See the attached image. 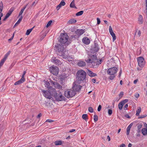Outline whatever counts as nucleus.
Here are the masks:
<instances>
[{
	"instance_id": "4d7b16f0",
	"label": "nucleus",
	"mask_w": 147,
	"mask_h": 147,
	"mask_svg": "<svg viewBox=\"0 0 147 147\" xmlns=\"http://www.w3.org/2000/svg\"><path fill=\"white\" fill-rule=\"evenodd\" d=\"M61 6L59 4L58 5H57V7H56V9H57V10H58L61 7Z\"/></svg>"
},
{
	"instance_id": "864d4df0",
	"label": "nucleus",
	"mask_w": 147,
	"mask_h": 147,
	"mask_svg": "<svg viewBox=\"0 0 147 147\" xmlns=\"http://www.w3.org/2000/svg\"><path fill=\"white\" fill-rule=\"evenodd\" d=\"M128 105L127 104H126L125 105L124 107V110H126L127 109Z\"/></svg>"
},
{
	"instance_id": "7ed1b4c3",
	"label": "nucleus",
	"mask_w": 147,
	"mask_h": 147,
	"mask_svg": "<svg viewBox=\"0 0 147 147\" xmlns=\"http://www.w3.org/2000/svg\"><path fill=\"white\" fill-rule=\"evenodd\" d=\"M76 92L73 90L68 89L65 91L64 92L65 96L67 98L72 97L74 96Z\"/></svg>"
},
{
	"instance_id": "423d86ee",
	"label": "nucleus",
	"mask_w": 147,
	"mask_h": 147,
	"mask_svg": "<svg viewBox=\"0 0 147 147\" xmlns=\"http://www.w3.org/2000/svg\"><path fill=\"white\" fill-rule=\"evenodd\" d=\"M117 70V68L114 67L109 68L107 71V73L108 74L111 75H113L116 73Z\"/></svg>"
},
{
	"instance_id": "e2e57ef3",
	"label": "nucleus",
	"mask_w": 147,
	"mask_h": 147,
	"mask_svg": "<svg viewBox=\"0 0 147 147\" xmlns=\"http://www.w3.org/2000/svg\"><path fill=\"white\" fill-rule=\"evenodd\" d=\"M8 55H7L6 54H5L4 57V58L3 59H4L5 60H6V59L7 58V57H8Z\"/></svg>"
},
{
	"instance_id": "6e6d98bb",
	"label": "nucleus",
	"mask_w": 147,
	"mask_h": 147,
	"mask_svg": "<svg viewBox=\"0 0 147 147\" xmlns=\"http://www.w3.org/2000/svg\"><path fill=\"white\" fill-rule=\"evenodd\" d=\"M53 121H54L52 120L47 119L46 121V122H49V123H51V122H53Z\"/></svg>"
},
{
	"instance_id": "6ab92c4d",
	"label": "nucleus",
	"mask_w": 147,
	"mask_h": 147,
	"mask_svg": "<svg viewBox=\"0 0 147 147\" xmlns=\"http://www.w3.org/2000/svg\"><path fill=\"white\" fill-rule=\"evenodd\" d=\"M87 73L88 75L91 77L96 76H97L96 74L93 73L92 71L89 69H88Z\"/></svg>"
},
{
	"instance_id": "0e129e2a",
	"label": "nucleus",
	"mask_w": 147,
	"mask_h": 147,
	"mask_svg": "<svg viewBox=\"0 0 147 147\" xmlns=\"http://www.w3.org/2000/svg\"><path fill=\"white\" fill-rule=\"evenodd\" d=\"M42 116V114L41 113L39 114L37 116V118H39Z\"/></svg>"
},
{
	"instance_id": "20e7f679",
	"label": "nucleus",
	"mask_w": 147,
	"mask_h": 147,
	"mask_svg": "<svg viewBox=\"0 0 147 147\" xmlns=\"http://www.w3.org/2000/svg\"><path fill=\"white\" fill-rule=\"evenodd\" d=\"M54 92L56 93L54 95V97L57 100L61 101L65 100V98L62 95L61 92L57 93L56 92V90Z\"/></svg>"
},
{
	"instance_id": "3c124183",
	"label": "nucleus",
	"mask_w": 147,
	"mask_h": 147,
	"mask_svg": "<svg viewBox=\"0 0 147 147\" xmlns=\"http://www.w3.org/2000/svg\"><path fill=\"white\" fill-rule=\"evenodd\" d=\"M26 71H24V72H23V74L22 75V77L21 78L22 79H23V80H25V79L24 78V76L25 75V74H26Z\"/></svg>"
},
{
	"instance_id": "f3484780",
	"label": "nucleus",
	"mask_w": 147,
	"mask_h": 147,
	"mask_svg": "<svg viewBox=\"0 0 147 147\" xmlns=\"http://www.w3.org/2000/svg\"><path fill=\"white\" fill-rule=\"evenodd\" d=\"M84 30L82 29H78L75 31V33L78 36H80L84 32Z\"/></svg>"
},
{
	"instance_id": "1a4fd4ad",
	"label": "nucleus",
	"mask_w": 147,
	"mask_h": 147,
	"mask_svg": "<svg viewBox=\"0 0 147 147\" xmlns=\"http://www.w3.org/2000/svg\"><path fill=\"white\" fill-rule=\"evenodd\" d=\"M50 70L51 73L54 75H57L59 72V68L56 66H53L51 67H50Z\"/></svg>"
},
{
	"instance_id": "f8f14e48",
	"label": "nucleus",
	"mask_w": 147,
	"mask_h": 147,
	"mask_svg": "<svg viewBox=\"0 0 147 147\" xmlns=\"http://www.w3.org/2000/svg\"><path fill=\"white\" fill-rule=\"evenodd\" d=\"M92 59H89L87 61H86L88 63H93L94 61H96L97 60V57L96 55H93L91 56Z\"/></svg>"
},
{
	"instance_id": "2eb2a0df",
	"label": "nucleus",
	"mask_w": 147,
	"mask_h": 147,
	"mask_svg": "<svg viewBox=\"0 0 147 147\" xmlns=\"http://www.w3.org/2000/svg\"><path fill=\"white\" fill-rule=\"evenodd\" d=\"M99 49L98 44L95 43L94 47L92 49V52L94 53L97 52Z\"/></svg>"
},
{
	"instance_id": "603ef678",
	"label": "nucleus",
	"mask_w": 147,
	"mask_h": 147,
	"mask_svg": "<svg viewBox=\"0 0 147 147\" xmlns=\"http://www.w3.org/2000/svg\"><path fill=\"white\" fill-rule=\"evenodd\" d=\"M24 11V10L23 9H22L19 13V16H21L22 14Z\"/></svg>"
},
{
	"instance_id": "e433bc0d",
	"label": "nucleus",
	"mask_w": 147,
	"mask_h": 147,
	"mask_svg": "<svg viewBox=\"0 0 147 147\" xmlns=\"http://www.w3.org/2000/svg\"><path fill=\"white\" fill-rule=\"evenodd\" d=\"M3 3L2 2L0 3V12H2L3 9Z\"/></svg>"
},
{
	"instance_id": "39448f33",
	"label": "nucleus",
	"mask_w": 147,
	"mask_h": 147,
	"mask_svg": "<svg viewBox=\"0 0 147 147\" xmlns=\"http://www.w3.org/2000/svg\"><path fill=\"white\" fill-rule=\"evenodd\" d=\"M137 61L139 66L141 67H143L145 63V60L143 57H140L137 58Z\"/></svg>"
},
{
	"instance_id": "a19ab883",
	"label": "nucleus",
	"mask_w": 147,
	"mask_h": 147,
	"mask_svg": "<svg viewBox=\"0 0 147 147\" xmlns=\"http://www.w3.org/2000/svg\"><path fill=\"white\" fill-rule=\"evenodd\" d=\"M138 126H137V128L139 130V132L140 131V129L142 127V125L141 124H138Z\"/></svg>"
},
{
	"instance_id": "37998d69",
	"label": "nucleus",
	"mask_w": 147,
	"mask_h": 147,
	"mask_svg": "<svg viewBox=\"0 0 147 147\" xmlns=\"http://www.w3.org/2000/svg\"><path fill=\"white\" fill-rule=\"evenodd\" d=\"M109 32L110 34L114 33L111 26H109Z\"/></svg>"
},
{
	"instance_id": "aec40b11",
	"label": "nucleus",
	"mask_w": 147,
	"mask_h": 147,
	"mask_svg": "<svg viewBox=\"0 0 147 147\" xmlns=\"http://www.w3.org/2000/svg\"><path fill=\"white\" fill-rule=\"evenodd\" d=\"M67 77V74L65 73H63V74H62L59 76V78L62 81L63 80H65V79Z\"/></svg>"
},
{
	"instance_id": "b1692460",
	"label": "nucleus",
	"mask_w": 147,
	"mask_h": 147,
	"mask_svg": "<svg viewBox=\"0 0 147 147\" xmlns=\"http://www.w3.org/2000/svg\"><path fill=\"white\" fill-rule=\"evenodd\" d=\"M77 22L76 20L74 18L71 19L68 21V23L69 24H74Z\"/></svg>"
},
{
	"instance_id": "bb28decb",
	"label": "nucleus",
	"mask_w": 147,
	"mask_h": 147,
	"mask_svg": "<svg viewBox=\"0 0 147 147\" xmlns=\"http://www.w3.org/2000/svg\"><path fill=\"white\" fill-rule=\"evenodd\" d=\"M70 6L71 8H76V7L75 5V0H73L70 5Z\"/></svg>"
},
{
	"instance_id": "c85d7f7f",
	"label": "nucleus",
	"mask_w": 147,
	"mask_h": 147,
	"mask_svg": "<svg viewBox=\"0 0 147 147\" xmlns=\"http://www.w3.org/2000/svg\"><path fill=\"white\" fill-rule=\"evenodd\" d=\"M142 132L143 135H146L147 133V129L146 128H143L142 130Z\"/></svg>"
},
{
	"instance_id": "09e8293b",
	"label": "nucleus",
	"mask_w": 147,
	"mask_h": 147,
	"mask_svg": "<svg viewBox=\"0 0 147 147\" xmlns=\"http://www.w3.org/2000/svg\"><path fill=\"white\" fill-rule=\"evenodd\" d=\"M108 113L109 115H111L112 113V110L110 109H109L108 110Z\"/></svg>"
},
{
	"instance_id": "cd10ccee",
	"label": "nucleus",
	"mask_w": 147,
	"mask_h": 147,
	"mask_svg": "<svg viewBox=\"0 0 147 147\" xmlns=\"http://www.w3.org/2000/svg\"><path fill=\"white\" fill-rule=\"evenodd\" d=\"M138 21L139 22V23L140 24H142L143 23V18L141 15H140L139 16Z\"/></svg>"
},
{
	"instance_id": "680f3d73",
	"label": "nucleus",
	"mask_w": 147,
	"mask_h": 147,
	"mask_svg": "<svg viewBox=\"0 0 147 147\" xmlns=\"http://www.w3.org/2000/svg\"><path fill=\"white\" fill-rule=\"evenodd\" d=\"M123 92H120V94H119V96L120 97H122L123 96Z\"/></svg>"
},
{
	"instance_id": "2f4dec72",
	"label": "nucleus",
	"mask_w": 147,
	"mask_h": 147,
	"mask_svg": "<svg viewBox=\"0 0 147 147\" xmlns=\"http://www.w3.org/2000/svg\"><path fill=\"white\" fill-rule=\"evenodd\" d=\"M123 105L124 104L121 102H120L118 105L119 109L121 110L122 109Z\"/></svg>"
},
{
	"instance_id": "ddd939ff",
	"label": "nucleus",
	"mask_w": 147,
	"mask_h": 147,
	"mask_svg": "<svg viewBox=\"0 0 147 147\" xmlns=\"http://www.w3.org/2000/svg\"><path fill=\"white\" fill-rule=\"evenodd\" d=\"M51 82L52 84H53L54 85V87L56 88L61 89H62V86L57 82L52 81H51Z\"/></svg>"
},
{
	"instance_id": "c03bdc74",
	"label": "nucleus",
	"mask_w": 147,
	"mask_h": 147,
	"mask_svg": "<svg viewBox=\"0 0 147 147\" xmlns=\"http://www.w3.org/2000/svg\"><path fill=\"white\" fill-rule=\"evenodd\" d=\"M13 8H11L8 11V13H9L10 15L11 14L13 11Z\"/></svg>"
},
{
	"instance_id": "0eeeda50",
	"label": "nucleus",
	"mask_w": 147,
	"mask_h": 147,
	"mask_svg": "<svg viewBox=\"0 0 147 147\" xmlns=\"http://www.w3.org/2000/svg\"><path fill=\"white\" fill-rule=\"evenodd\" d=\"M65 44L63 45V44L61 43L59 44H57V45H55V47L57 49V51L59 52L58 53H60L62 52H63L65 50L64 47L65 46Z\"/></svg>"
},
{
	"instance_id": "58836bf2",
	"label": "nucleus",
	"mask_w": 147,
	"mask_h": 147,
	"mask_svg": "<svg viewBox=\"0 0 147 147\" xmlns=\"http://www.w3.org/2000/svg\"><path fill=\"white\" fill-rule=\"evenodd\" d=\"M59 4L61 6H64L65 5V3L63 0H62L60 2Z\"/></svg>"
},
{
	"instance_id": "13d9d810",
	"label": "nucleus",
	"mask_w": 147,
	"mask_h": 147,
	"mask_svg": "<svg viewBox=\"0 0 147 147\" xmlns=\"http://www.w3.org/2000/svg\"><path fill=\"white\" fill-rule=\"evenodd\" d=\"M115 76H110L109 78L110 80H112L114 79V78H115Z\"/></svg>"
},
{
	"instance_id": "de8ad7c7",
	"label": "nucleus",
	"mask_w": 147,
	"mask_h": 147,
	"mask_svg": "<svg viewBox=\"0 0 147 147\" xmlns=\"http://www.w3.org/2000/svg\"><path fill=\"white\" fill-rule=\"evenodd\" d=\"M88 111L92 113L93 111V109L92 107H90L88 108Z\"/></svg>"
},
{
	"instance_id": "c756f323",
	"label": "nucleus",
	"mask_w": 147,
	"mask_h": 147,
	"mask_svg": "<svg viewBox=\"0 0 147 147\" xmlns=\"http://www.w3.org/2000/svg\"><path fill=\"white\" fill-rule=\"evenodd\" d=\"M141 108L140 107H139L138 108V109L136 110V115L137 116H139L140 115V113L141 111Z\"/></svg>"
},
{
	"instance_id": "bf43d9fd",
	"label": "nucleus",
	"mask_w": 147,
	"mask_h": 147,
	"mask_svg": "<svg viewBox=\"0 0 147 147\" xmlns=\"http://www.w3.org/2000/svg\"><path fill=\"white\" fill-rule=\"evenodd\" d=\"M97 24H99L100 22V19L98 18H97Z\"/></svg>"
},
{
	"instance_id": "f03ea898",
	"label": "nucleus",
	"mask_w": 147,
	"mask_h": 147,
	"mask_svg": "<svg viewBox=\"0 0 147 147\" xmlns=\"http://www.w3.org/2000/svg\"><path fill=\"white\" fill-rule=\"evenodd\" d=\"M69 36L67 34L65 33H63L61 34L60 38L59 40V41L61 43L63 44H69L68 43V40Z\"/></svg>"
},
{
	"instance_id": "49530a36",
	"label": "nucleus",
	"mask_w": 147,
	"mask_h": 147,
	"mask_svg": "<svg viewBox=\"0 0 147 147\" xmlns=\"http://www.w3.org/2000/svg\"><path fill=\"white\" fill-rule=\"evenodd\" d=\"M46 33H44L43 34V35H42L41 36L40 38V39L41 40H42V39H43L46 36Z\"/></svg>"
},
{
	"instance_id": "f257e3e1",
	"label": "nucleus",
	"mask_w": 147,
	"mask_h": 147,
	"mask_svg": "<svg viewBox=\"0 0 147 147\" xmlns=\"http://www.w3.org/2000/svg\"><path fill=\"white\" fill-rule=\"evenodd\" d=\"M86 73L84 71L80 69L77 73V80L79 83H81L86 78Z\"/></svg>"
},
{
	"instance_id": "8fccbe9b",
	"label": "nucleus",
	"mask_w": 147,
	"mask_h": 147,
	"mask_svg": "<svg viewBox=\"0 0 147 147\" xmlns=\"http://www.w3.org/2000/svg\"><path fill=\"white\" fill-rule=\"evenodd\" d=\"M128 100V99H126L123 100L122 101H121V102L124 105L127 102Z\"/></svg>"
},
{
	"instance_id": "69168bd1",
	"label": "nucleus",
	"mask_w": 147,
	"mask_h": 147,
	"mask_svg": "<svg viewBox=\"0 0 147 147\" xmlns=\"http://www.w3.org/2000/svg\"><path fill=\"white\" fill-rule=\"evenodd\" d=\"M125 145L124 144H121L119 147H125Z\"/></svg>"
},
{
	"instance_id": "dca6fc26",
	"label": "nucleus",
	"mask_w": 147,
	"mask_h": 147,
	"mask_svg": "<svg viewBox=\"0 0 147 147\" xmlns=\"http://www.w3.org/2000/svg\"><path fill=\"white\" fill-rule=\"evenodd\" d=\"M45 86L47 88H48L49 90H50V89H52L53 91L54 92H55V88H54L52 87L51 86H49L50 84L49 83V82L47 81H46L45 83Z\"/></svg>"
},
{
	"instance_id": "9b49d317",
	"label": "nucleus",
	"mask_w": 147,
	"mask_h": 147,
	"mask_svg": "<svg viewBox=\"0 0 147 147\" xmlns=\"http://www.w3.org/2000/svg\"><path fill=\"white\" fill-rule=\"evenodd\" d=\"M51 60L52 62L54 63L55 64L57 65H59L61 64V62L56 57H52Z\"/></svg>"
},
{
	"instance_id": "a18cd8bd",
	"label": "nucleus",
	"mask_w": 147,
	"mask_h": 147,
	"mask_svg": "<svg viewBox=\"0 0 147 147\" xmlns=\"http://www.w3.org/2000/svg\"><path fill=\"white\" fill-rule=\"evenodd\" d=\"M147 116V115L145 114L143 115H141L140 117H138V119L143 118L146 117Z\"/></svg>"
},
{
	"instance_id": "f704fd0d",
	"label": "nucleus",
	"mask_w": 147,
	"mask_h": 147,
	"mask_svg": "<svg viewBox=\"0 0 147 147\" xmlns=\"http://www.w3.org/2000/svg\"><path fill=\"white\" fill-rule=\"evenodd\" d=\"M88 117V115L87 114H84L82 116V118L85 120L86 121H87L88 119V118H87Z\"/></svg>"
},
{
	"instance_id": "6e6552de",
	"label": "nucleus",
	"mask_w": 147,
	"mask_h": 147,
	"mask_svg": "<svg viewBox=\"0 0 147 147\" xmlns=\"http://www.w3.org/2000/svg\"><path fill=\"white\" fill-rule=\"evenodd\" d=\"M49 91L42 90V92L44 96L47 98L51 99L52 98L51 94L50 93L51 92V90H49Z\"/></svg>"
},
{
	"instance_id": "4c0bfd02",
	"label": "nucleus",
	"mask_w": 147,
	"mask_h": 147,
	"mask_svg": "<svg viewBox=\"0 0 147 147\" xmlns=\"http://www.w3.org/2000/svg\"><path fill=\"white\" fill-rule=\"evenodd\" d=\"M94 119L95 122H96V121H98V117L96 115H94Z\"/></svg>"
},
{
	"instance_id": "338daca9",
	"label": "nucleus",
	"mask_w": 147,
	"mask_h": 147,
	"mask_svg": "<svg viewBox=\"0 0 147 147\" xmlns=\"http://www.w3.org/2000/svg\"><path fill=\"white\" fill-rule=\"evenodd\" d=\"M135 96L136 98H138L139 96V94H136L134 95Z\"/></svg>"
},
{
	"instance_id": "412c9836",
	"label": "nucleus",
	"mask_w": 147,
	"mask_h": 147,
	"mask_svg": "<svg viewBox=\"0 0 147 147\" xmlns=\"http://www.w3.org/2000/svg\"><path fill=\"white\" fill-rule=\"evenodd\" d=\"M133 125V123H131L128 126V127L127 128V132H126V135H128L129 134L130 130L132 127V126Z\"/></svg>"
},
{
	"instance_id": "a878e982",
	"label": "nucleus",
	"mask_w": 147,
	"mask_h": 147,
	"mask_svg": "<svg viewBox=\"0 0 147 147\" xmlns=\"http://www.w3.org/2000/svg\"><path fill=\"white\" fill-rule=\"evenodd\" d=\"M22 17L21 16L20 18L19 19L18 21L16 22V23L15 24L13 27V28H14L15 27L17 26L20 23L21 21H22Z\"/></svg>"
},
{
	"instance_id": "473e14b6",
	"label": "nucleus",
	"mask_w": 147,
	"mask_h": 147,
	"mask_svg": "<svg viewBox=\"0 0 147 147\" xmlns=\"http://www.w3.org/2000/svg\"><path fill=\"white\" fill-rule=\"evenodd\" d=\"M62 143L61 141H56L55 142V145H61Z\"/></svg>"
},
{
	"instance_id": "79ce46f5",
	"label": "nucleus",
	"mask_w": 147,
	"mask_h": 147,
	"mask_svg": "<svg viewBox=\"0 0 147 147\" xmlns=\"http://www.w3.org/2000/svg\"><path fill=\"white\" fill-rule=\"evenodd\" d=\"M52 22V20H50V21H49L46 26V27H48L51 24Z\"/></svg>"
},
{
	"instance_id": "4be33fe9",
	"label": "nucleus",
	"mask_w": 147,
	"mask_h": 147,
	"mask_svg": "<svg viewBox=\"0 0 147 147\" xmlns=\"http://www.w3.org/2000/svg\"><path fill=\"white\" fill-rule=\"evenodd\" d=\"M78 65L80 67H84L86 65L85 62L83 61H80L78 63Z\"/></svg>"
},
{
	"instance_id": "4468645a",
	"label": "nucleus",
	"mask_w": 147,
	"mask_h": 147,
	"mask_svg": "<svg viewBox=\"0 0 147 147\" xmlns=\"http://www.w3.org/2000/svg\"><path fill=\"white\" fill-rule=\"evenodd\" d=\"M82 86L80 85L75 84L72 87L73 90L75 92L79 91L81 88Z\"/></svg>"
},
{
	"instance_id": "a211bd4d",
	"label": "nucleus",
	"mask_w": 147,
	"mask_h": 147,
	"mask_svg": "<svg viewBox=\"0 0 147 147\" xmlns=\"http://www.w3.org/2000/svg\"><path fill=\"white\" fill-rule=\"evenodd\" d=\"M82 42L86 45H88L90 42V40L88 37H85L83 38Z\"/></svg>"
},
{
	"instance_id": "ea45409f",
	"label": "nucleus",
	"mask_w": 147,
	"mask_h": 147,
	"mask_svg": "<svg viewBox=\"0 0 147 147\" xmlns=\"http://www.w3.org/2000/svg\"><path fill=\"white\" fill-rule=\"evenodd\" d=\"M5 61V60L3 59H2L1 60L0 62V68H1V67L3 65Z\"/></svg>"
},
{
	"instance_id": "5fc2aeb1",
	"label": "nucleus",
	"mask_w": 147,
	"mask_h": 147,
	"mask_svg": "<svg viewBox=\"0 0 147 147\" xmlns=\"http://www.w3.org/2000/svg\"><path fill=\"white\" fill-rule=\"evenodd\" d=\"M101 107V105H99L97 109L98 111H100Z\"/></svg>"
},
{
	"instance_id": "9d476101",
	"label": "nucleus",
	"mask_w": 147,
	"mask_h": 147,
	"mask_svg": "<svg viewBox=\"0 0 147 147\" xmlns=\"http://www.w3.org/2000/svg\"><path fill=\"white\" fill-rule=\"evenodd\" d=\"M57 55L61 56L63 59H66L68 57V53L67 51H64L63 52L60 53H58Z\"/></svg>"
},
{
	"instance_id": "774afa93",
	"label": "nucleus",
	"mask_w": 147,
	"mask_h": 147,
	"mask_svg": "<svg viewBox=\"0 0 147 147\" xmlns=\"http://www.w3.org/2000/svg\"><path fill=\"white\" fill-rule=\"evenodd\" d=\"M125 117H126V118H130V117L129 115L127 114H126L125 115Z\"/></svg>"
},
{
	"instance_id": "7c9ffc66",
	"label": "nucleus",
	"mask_w": 147,
	"mask_h": 147,
	"mask_svg": "<svg viewBox=\"0 0 147 147\" xmlns=\"http://www.w3.org/2000/svg\"><path fill=\"white\" fill-rule=\"evenodd\" d=\"M33 28H34V27L30 29H29L27 30L26 31V35H29L30 34V33L33 30Z\"/></svg>"
},
{
	"instance_id": "052dcab7",
	"label": "nucleus",
	"mask_w": 147,
	"mask_h": 147,
	"mask_svg": "<svg viewBox=\"0 0 147 147\" xmlns=\"http://www.w3.org/2000/svg\"><path fill=\"white\" fill-rule=\"evenodd\" d=\"M14 33L13 34L12 36L8 40V41L11 40L13 39V38L14 37Z\"/></svg>"
},
{
	"instance_id": "5701e85b",
	"label": "nucleus",
	"mask_w": 147,
	"mask_h": 147,
	"mask_svg": "<svg viewBox=\"0 0 147 147\" xmlns=\"http://www.w3.org/2000/svg\"><path fill=\"white\" fill-rule=\"evenodd\" d=\"M100 64L99 63V62L98 59H97L96 61H94L92 63V65L93 67L94 68H95L97 66H98Z\"/></svg>"
},
{
	"instance_id": "393cba45",
	"label": "nucleus",
	"mask_w": 147,
	"mask_h": 147,
	"mask_svg": "<svg viewBox=\"0 0 147 147\" xmlns=\"http://www.w3.org/2000/svg\"><path fill=\"white\" fill-rule=\"evenodd\" d=\"M25 80H24L22 79L21 78L20 80L19 81L16 82L15 84V85H19L20 84L22 83H23L24 82Z\"/></svg>"
},
{
	"instance_id": "c9c22d12",
	"label": "nucleus",
	"mask_w": 147,
	"mask_h": 147,
	"mask_svg": "<svg viewBox=\"0 0 147 147\" xmlns=\"http://www.w3.org/2000/svg\"><path fill=\"white\" fill-rule=\"evenodd\" d=\"M84 12V11H81L76 13V16H80L82 15Z\"/></svg>"
},
{
	"instance_id": "72a5a7b5",
	"label": "nucleus",
	"mask_w": 147,
	"mask_h": 147,
	"mask_svg": "<svg viewBox=\"0 0 147 147\" xmlns=\"http://www.w3.org/2000/svg\"><path fill=\"white\" fill-rule=\"evenodd\" d=\"M110 34L113 38V42H114L116 39L115 34L114 33L111 34Z\"/></svg>"
}]
</instances>
